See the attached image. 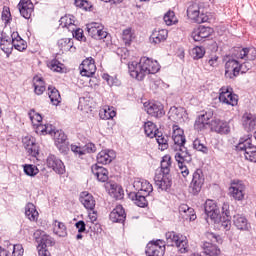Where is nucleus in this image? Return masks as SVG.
<instances>
[{
  "instance_id": "nucleus-1",
  "label": "nucleus",
  "mask_w": 256,
  "mask_h": 256,
  "mask_svg": "<svg viewBox=\"0 0 256 256\" xmlns=\"http://www.w3.org/2000/svg\"><path fill=\"white\" fill-rule=\"evenodd\" d=\"M130 77L136 81H144L147 75H155L161 71V65L157 60L143 56L139 62L132 61L128 64Z\"/></svg>"
},
{
  "instance_id": "nucleus-2",
  "label": "nucleus",
  "mask_w": 256,
  "mask_h": 256,
  "mask_svg": "<svg viewBox=\"0 0 256 256\" xmlns=\"http://www.w3.org/2000/svg\"><path fill=\"white\" fill-rule=\"evenodd\" d=\"M236 151H244V159L249 163H256V146L253 144V136L251 134L244 135L239 139Z\"/></svg>"
},
{
  "instance_id": "nucleus-3",
  "label": "nucleus",
  "mask_w": 256,
  "mask_h": 256,
  "mask_svg": "<svg viewBox=\"0 0 256 256\" xmlns=\"http://www.w3.org/2000/svg\"><path fill=\"white\" fill-rule=\"evenodd\" d=\"M166 243L170 247H176L178 253H189V239L187 236L177 233L175 231H168L165 233Z\"/></svg>"
},
{
  "instance_id": "nucleus-4",
  "label": "nucleus",
  "mask_w": 256,
  "mask_h": 256,
  "mask_svg": "<svg viewBox=\"0 0 256 256\" xmlns=\"http://www.w3.org/2000/svg\"><path fill=\"white\" fill-rule=\"evenodd\" d=\"M46 135L53 137L54 145L61 155L69 154V138L63 130H56L55 126L51 124V132L46 131Z\"/></svg>"
},
{
  "instance_id": "nucleus-5",
  "label": "nucleus",
  "mask_w": 256,
  "mask_h": 256,
  "mask_svg": "<svg viewBox=\"0 0 256 256\" xmlns=\"http://www.w3.org/2000/svg\"><path fill=\"white\" fill-rule=\"evenodd\" d=\"M249 68H247V63H239V61L235 59H229L225 63V77L226 79H237L239 77V73H247Z\"/></svg>"
},
{
  "instance_id": "nucleus-6",
  "label": "nucleus",
  "mask_w": 256,
  "mask_h": 256,
  "mask_svg": "<svg viewBox=\"0 0 256 256\" xmlns=\"http://www.w3.org/2000/svg\"><path fill=\"white\" fill-rule=\"evenodd\" d=\"M28 116L38 135H47V131L48 133H51V124H43V116H41L35 109H30Z\"/></svg>"
},
{
  "instance_id": "nucleus-7",
  "label": "nucleus",
  "mask_w": 256,
  "mask_h": 256,
  "mask_svg": "<svg viewBox=\"0 0 256 256\" xmlns=\"http://www.w3.org/2000/svg\"><path fill=\"white\" fill-rule=\"evenodd\" d=\"M218 99L220 103L230 107H237L239 105V96L233 92L231 86H222L219 89Z\"/></svg>"
},
{
  "instance_id": "nucleus-8",
  "label": "nucleus",
  "mask_w": 256,
  "mask_h": 256,
  "mask_svg": "<svg viewBox=\"0 0 256 256\" xmlns=\"http://www.w3.org/2000/svg\"><path fill=\"white\" fill-rule=\"evenodd\" d=\"M187 17L193 23L201 25V23H209V15L201 13V7L197 2H192L187 8Z\"/></svg>"
},
{
  "instance_id": "nucleus-9",
  "label": "nucleus",
  "mask_w": 256,
  "mask_h": 256,
  "mask_svg": "<svg viewBox=\"0 0 256 256\" xmlns=\"http://www.w3.org/2000/svg\"><path fill=\"white\" fill-rule=\"evenodd\" d=\"M245 183L241 180L234 179L230 182V187L228 188V195L234 201H245Z\"/></svg>"
},
{
  "instance_id": "nucleus-10",
  "label": "nucleus",
  "mask_w": 256,
  "mask_h": 256,
  "mask_svg": "<svg viewBox=\"0 0 256 256\" xmlns=\"http://www.w3.org/2000/svg\"><path fill=\"white\" fill-rule=\"evenodd\" d=\"M172 141H174V151H187L185 147V143H187L185 131L176 123L172 125Z\"/></svg>"
},
{
  "instance_id": "nucleus-11",
  "label": "nucleus",
  "mask_w": 256,
  "mask_h": 256,
  "mask_svg": "<svg viewBox=\"0 0 256 256\" xmlns=\"http://www.w3.org/2000/svg\"><path fill=\"white\" fill-rule=\"evenodd\" d=\"M144 109L150 117L154 119H162L165 117V106L157 100H149L144 103Z\"/></svg>"
},
{
  "instance_id": "nucleus-12",
  "label": "nucleus",
  "mask_w": 256,
  "mask_h": 256,
  "mask_svg": "<svg viewBox=\"0 0 256 256\" xmlns=\"http://www.w3.org/2000/svg\"><path fill=\"white\" fill-rule=\"evenodd\" d=\"M203 185H205V174L203 173V169L197 168L192 174V180L189 186L192 195H199L203 189Z\"/></svg>"
},
{
  "instance_id": "nucleus-13",
  "label": "nucleus",
  "mask_w": 256,
  "mask_h": 256,
  "mask_svg": "<svg viewBox=\"0 0 256 256\" xmlns=\"http://www.w3.org/2000/svg\"><path fill=\"white\" fill-rule=\"evenodd\" d=\"M22 145L29 157H34L37 159L39 157V144H37V139L31 135L27 134L22 138Z\"/></svg>"
},
{
  "instance_id": "nucleus-14",
  "label": "nucleus",
  "mask_w": 256,
  "mask_h": 256,
  "mask_svg": "<svg viewBox=\"0 0 256 256\" xmlns=\"http://www.w3.org/2000/svg\"><path fill=\"white\" fill-rule=\"evenodd\" d=\"M86 29L92 39H97L101 41L102 39H107L109 32L105 30V26L99 22H91L86 25Z\"/></svg>"
},
{
  "instance_id": "nucleus-15",
  "label": "nucleus",
  "mask_w": 256,
  "mask_h": 256,
  "mask_svg": "<svg viewBox=\"0 0 256 256\" xmlns=\"http://www.w3.org/2000/svg\"><path fill=\"white\" fill-rule=\"evenodd\" d=\"M209 129L212 133H217V135H229V133H231L229 122L221 118L212 119L209 124Z\"/></svg>"
},
{
  "instance_id": "nucleus-16",
  "label": "nucleus",
  "mask_w": 256,
  "mask_h": 256,
  "mask_svg": "<svg viewBox=\"0 0 256 256\" xmlns=\"http://www.w3.org/2000/svg\"><path fill=\"white\" fill-rule=\"evenodd\" d=\"M215 33V29L209 26L200 25L191 32V38L195 42L203 43L205 39H209Z\"/></svg>"
},
{
  "instance_id": "nucleus-17",
  "label": "nucleus",
  "mask_w": 256,
  "mask_h": 256,
  "mask_svg": "<svg viewBox=\"0 0 256 256\" xmlns=\"http://www.w3.org/2000/svg\"><path fill=\"white\" fill-rule=\"evenodd\" d=\"M80 75L82 77H93L97 73V65L95 64V58L87 57L79 65Z\"/></svg>"
},
{
  "instance_id": "nucleus-18",
  "label": "nucleus",
  "mask_w": 256,
  "mask_h": 256,
  "mask_svg": "<svg viewBox=\"0 0 256 256\" xmlns=\"http://www.w3.org/2000/svg\"><path fill=\"white\" fill-rule=\"evenodd\" d=\"M46 167L52 169L57 175H65V163L55 154H49L46 158Z\"/></svg>"
},
{
  "instance_id": "nucleus-19",
  "label": "nucleus",
  "mask_w": 256,
  "mask_h": 256,
  "mask_svg": "<svg viewBox=\"0 0 256 256\" xmlns=\"http://www.w3.org/2000/svg\"><path fill=\"white\" fill-rule=\"evenodd\" d=\"M165 240L158 239L151 241L146 246V256H163L165 255Z\"/></svg>"
},
{
  "instance_id": "nucleus-20",
  "label": "nucleus",
  "mask_w": 256,
  "mask_h": 256,
  "mask_svg": "<svg viewBox=\"0 0 256 256\" xmlns=\"http://www.w3.org/2000/svg\"><path fill=\"white\" fill-rule=\"evenodd\" d=\"M204 211L207 217H209L211 221H214V223H217L221 218V211L215 200L207 199L204 203Z\"/></svg>"
},
{
  "instance_id": "nucleus-21",
  "label": "nucleus",
  "mask_w": 256,
  "mask_h": 256,
  "mask_svg": "<svg viewBox=\"0 0 256 256\" xmlns=\"http://www.w3.org/2000/svg\"><path fill=\"white\" fill-rule=\"evenodd\" d=\"M48 87L49 86H47V81H45L43 75L35 74L32 77V89L34 95H37V97H41V95H44Z\"/></svg>"
},
{
  "instance_id": "nucleus-22",
  "label": "nucleus",
  "mask_w": 256,
  "mask_h": 256,
  "mask_svg": "<svg viewBox=\"0 0 256 256\" xmlns=\"http://www.w3.org/2000/svg\"><path fill=\"white\" fill-rule=\"evenodd\" d=\"M154 183L161 191H171L173 180L170 174L156 173L154 176Z\"/></svg>"
},
{
  "instance_id": "nucleus-23",
  "label": "nucleus",
  "mask_w": 256,
  "mask_h": 256,
  "mask_svg": "<svg viewBox=\"0 0 256 256\" xmlns=\"http://www.w3.org/2000/svg\"><path fill=\"white\" fill-rule=\"evenodd\" d=\"M212 117L213 112H204L203 114L198 115L194 122L195 131H205L211 124Z\"/></svg>"
},
{
  "instance_id": "nucleus-24",
  "label": "nucleus",
  "mask_w": 256,
  "mask_h": 256,
  "mask_svg": "<svg viewBox=\"0 0 256 256\" xmlns=\"http://www.w3.org/2000/svg\"><path fill=\"white\" fill-rule=\"evenodd\" d=\"M168 37V29L155 28L149 37V41L152 45H161V43H165V41H167Z\"/></svg>"
},
{
  "instance_id": "nucleus-25",
  "label": "nucleus",
  "mask_w": 256,
  "mask_h": 256,
  "mask_svg": "<svg viewBox=\"0 0 256 256\" xmlns=\"http://www.w3.org/2000/svg\"><path fill=\"white\" fill-rule=\"evenodd\" d=\"M242 127L246 133H253L256 131V114L246 112L242 115Z\"/></svg>"
},
{
  "instance_id": "nucleus-26",
  "label": "nucleus",
  "mask_w": 256,
  "mask_h": 256,
  "mask_svg": "<svg viewBox=\"0 0 256 256\" xmlns=\"http://www.w3.org/2000/svg\"><path fill=\"white\" fill-rule=\"evenodd\" d=\"M79 202L87 211H95L97 201L95 200L93 194L89 193V191H82L80 193Z\"/></svg>"
},
{
  "instance_id": "nucleus-27",
  "label": "nucleus",
  "mask_w": 256,
  "mask_h": 256,
  "mask_svg": "<svg viewBox=\"0 0 256 256\" xmlns=\"http://www.w3.org/2000/svg\"><path fill=\"white\" fill-rule=\"evenodd\" d=\"M133 187L137 193L148 196L153 193V184L147 180L137 179L133 183Z\"/></svg>"
},
{
  "instance_id": "nucleus-28",
  "label": "nucleus",
  "mask_w": 256,
  "mask_h": 256,
  "mask_svg": "<svg viewBox=\"0 0 256 256\" xmlns=\"http://www.w3.org/2000/svg\"><path fill=\"white\" fill-rule=\"evenodd\" d=\"M91 173L100 183H107L109 181V170L99 164H93L91 166Z\"/></svg>"
},
{
  "instance_id": "nucleus-29",
  "label": "nucleus",
  "mask_w": 256,
  "mask_h": 256,
  "mask_svg": "<svg viewBox=\"0 0 256 256\" xmlns=\"http://www.w3.org/2000/svg\"><path fill=\"white\" fill-rule=\"evenodd\" d=\"M18 9L20 11V15L24 17V19H31V15L35 11V5L31 0H20L18 3Z\"/></svg>"
},
{
  "instance_id": "nucleus-30",
  "label": "nucleus",
  "mask_w": 256,
  "mask_h": 256,
  "mask_svg": "<svg viewBox=\"0 0 256 256\" xmlns=\"http://www.w3.org/2000/svg\"><path fill=\"white\" fill-rule=\"evenodd\" d=\"M115 151L113 150H101L97 156L96 161L97 165H109L113 163V160L115 159Z\"/></svg>"
},
{
  "instance_id": "nucleus-31",
  "label": "nucleus",
  "mask_w": 256,
  "mask_h": 256,
  "mask_svg": "<svg viewBox=\"0 0 256 256\" xmlns=\"http://www.w3.org/2000/svg\"><path fill=\"white\" fill-rule=\"evenodd\" d=\"M109 218L112 223H125V219H127V213H125V208H123V205H117L110 212Z\"/></svg>"
},
{
  "instance_id": "nucleus-32",
  "label": "nucleus",
  "mask_w": 256,
  "mask_h": 256,
  "mask_svg": "<svg viewBox=\"0 0 256 256\" xmlns=\"http://www.w3.org/2000/svg\"><path fill=\"white\" fill-rule=\"evenodd\" d=\"M24 215L31 223H37L39 221V211L37 210V206L32 202L26 203L24 207Z\"/></svg>"
},
{
  "instance_id": "nucleus-33",
  "label": "nucleus",
  "mask_w": 256,
  "mask_h": 256,
  "mask_svg": "<svg viewBox=\"0 0 256 256\" xmlns=\"http://www.w3.org/2000/svg\"><path fill=\"white\" fill-rule=\"evenodd\" d=\"M236 59H246L247 61L256 60V49L255 48H238L234 53Z\"/></svg>"
},
{
  "instance_id": "nucleus-34",
  "label": "nucleus",
  "mask_w": 256,
  "mask_h": 256,
  "mask_svg": "<svg viewBox=\"0 0 256 256\" xmlns=\"http://www.w3.org/2000/svg\"><path fill=\"white\" fill-rule=\"evenodd\" d=\"M202 253L206 256H221V248L217 246V244H213V242L204 241L202 246Z\"/></svg>"
},
{
  "instance_id": "nucleus-35",
  "label": "nucleus",
  "mask_w": 256,
  "mask_h": 256,
  "mask_svg": "<svg viewBox=\"0 0 256 256\" xmlns=\"http://www.w3.org/2000/svg\"><path fill=\"white\" fill-rule=\"evenodd\" d=\"M58 48L62 53H75L77 48L74 45L73 39L71 38H62L58 40Z\"/></svg>"
},
{
  "instance_id": "nucleus-36",
  "label": "nucleus",
  "mask_w": 256,
  "mask_h": 256,
  "mask_svg": "<svg viewBox=\"0 0 256 256\" xmlns=\"http://www.w3.org/2000/svg\"><path fill=\"white\" fill-rule=\"evenodd\" d=\"M47 95L52 105H54L55 107H58V105H61V101H62L61 92H59V90L55 86L48 85Z\"/></svg>"
},
{
  "instance_id": "nucleus-37",
  "label": "nucleus",
  "mask_w": 256,
  "mask_h": 256,
  "mask_svg": "<svg viewBox=\"0 0 256 256\" xmlns=\"http://www.w3.org/2000/svg\"><path fill=\"white\" fill-rule=\"evenodd\" d=\"M108 194L112 199H115L116 201H121L125 197V191L123 190V186L114 183L110 184V189H108Z\"/></svg>"
},
{
  "instance_id": "nucleus-38",
  "label": "nucleus",
  "mask_w": 256,
  "mask_h": 256,
  "mask_svg": "<svg viewBox=\"0 0 256 256\" xmlns=\"http://www.w3.org/2000/svg\"><path fill=\"white\" fill-rule=\"evenodd\" d=\"M143 129L146 137L149 139H155L159 135V128L153 121H146L143 124Z\"/></svg>"
},
{
  "instance_id": "nucleus-39",
  "label": "nucleus",
  "mask_w": 256,
  "mask_h": 256,
  "mask_svg": "<svg viewBox=\"0 0 256 256\" xmlns=\"http://www.w3.org/2000/svg\"><path fill=\"white\" fill-rule=\"evenodd\" d=\"M129 199L137 205V207L145 208L147 205H149V202L147 201V197L145 194H141L139 192H130L128 194Z\"/></svg>"
},
{
  "instance_id": "nucleus-40",
  "label": "nucleus",
  "mask_w": 256,
  "mask_h": 256,
  "mask_svg": "<svg viewBox=\"0 0 256 256\" xmlns=\"http://www.w3.org/2000/svg\"><path fill=\"white\" fill-rule=\"evenodd\" d=\"M171 167H173V159L171 158V155L166 154L161 159L160 171L158 173L163 175H170Z\"/></svg>"
},
{
  "instance_id": "nucleus-41",
  "label": "nucleus",
  "mask_w": 256,
  "mask_h": 256,
  "mask_svg": "<svg viewBox=\"0 0 256 256\" xmlns=\"http://www.w3.org/2000/svg\"><path fill=\"white\" fill-rule=\"evenodd\" d=\"M233 223L240 231H249V227H251L249 220L241 214L234 215Z\"/></svg>"
},
{
  "instance_id": "nucleus-42",
  "label": "nucleus",
  "mask_w": 256,
  "mask_h": 256,
  "mask_svg": "<svg viewBox=\"0 0 256 256\" xmlns=\"http://www.w3.org/2000/svg\"><path fill=\"white\" fill-rule=\"evenodd\" d=\"M52 231L58 237H67V225L57 219L52 221Z\"/></svg>"
},
{
  "instance_id": "nucleus-43",
  "label": "nucleus",
  "mask_w": 256,
  "mask_h": 256,
  "mask_svg": "<svg viewBox=\"0 0 256 256\" xmlns=\"http://www.w3.org/2000/svg\"><path fill=\"white\" fill-rule=\"evenodd\" d=\"M12 43L16 51L23 52L27 50V41L21 38L17 32L12 33Z\"/></svg>"
},
{
  "instance_id": "nucleus-44",
  "label": "nucleus",
  "mask_w": 256,
  "mask_h": 256,
  "mask_svg": "<svg viewBox=\"0 0 256 256\" xmlns=\"http://www.w3.org/2000/svg\"><path fill=\"white\" fill-rule=\"evenodd\" d=\"M60 23V27H62V29H68V31L73 32L75 31V27L77 25H75V20L73 19V16L71 15H64L60 18L59 20Z\"/></svg>"
},
{
  "instance_id": "nucleus-45",
  "label": "nucleus",
  "mask_w": 256,
  "mask_h": 256,
  "mask_svg": "<svg viewBox=\"0 0 256 256\" xmlns=\"http://www.w3.org/2000/svg\"><path fill=\"white\" fill-rule=\"evenodd\" d=\"M135 38V30L133 28L128 27L122 31V41L125 47H129L135 41Z\"/></svg>"
},
{
  "instance_id": "nucleus-46",
  "label": "nucleus",
  "mask_w": 256,
  "mask_h": 256,
  "mask_svg": "<svg viewBox=\"0 0 256 256\" xmlns=\"http://www.w3.org/2000/svg\"><path fill=\"white\" fill-rule=\"evenodd\" d=\"M47 67L54 73H64L65 71V64L61 63L57 58L47 61Z\"/></svg>"
},
{
  "instance_id": "nucleus-47",
  "label": "nucleus",
  "mask_w": 256,
  "mask_h": 256,
  "mask_svg": "<svg viewBox=\"0 0 256 256\" xmlns=\"http://www.w3.org/2000/svg\"><path fill=\"white\" fill-rule=\"evenodd\" d=\"M79 111H82L83 113H91L92 106H91V100L88 98L82 97L79 99L78 104Z\"/></svg>"
},
{
  "instance_id": "nucleus-48",
  "label": "nucleus",
  "mask_w": 256,
  "mask_h": 256,
  "mask_svg": "<svg viewBox=\"0 0 256 256\" xmlns=\"http://www.w3.org/2000/svg\"><path fill=\"white\" fill-rule=\"evenodd\" d=\"M163 19L165 24L168 26L177 25V23H179V20L177 19V16L173 10H169L167 13H165Z\"/></svg>"
},
{
  "instance_id": "nucleus-49",
  "label": "nucleus",
  "mask_w": 256,
  "mask_h": 256,
  "mask_svg": "<svg viewBox=\"0 0 256 256\" xmlns=\"http://www.w3.org/2000/svg\"><path fill=\"white\" fill-rule=\"evenodd\" d=\"M13 37L8 38V40H1L0 48L6 53V55H11L13 52Z\"/></svg>"
},
{
  "instance_id": "nucleus-50",
  "label": "nucleus",
  "mask_w": 256,
  "mask_h": 256,
  "mask_svg": "<svg viewBox=\"0 0 256 256\" xmlns=\"http://www.w3.org/2000/svg\"><path fill=\"white\" fill-rule=\"evenodd\" d=\"M156 141L158 143V147L160 151H166V149H169V138H167L165 135L159 133L156 135Z\"/></svg>"
},
{
  "instance_id": "nucleus-51",
  "label": "nucleus",
  "mask_w": 256,
  "mask_h": 256,
  "mask_svg": "<svg viewBox=\"0 0 256 256\" xmlns=\"http://www.w3.org/2000/svg\"><path fill=\"white\" fill-rule=\"evenodd\" d=\"M22 167L25 175L28 177H35V175L39 174V168L33 164H24Z\"/></svg>"
},
{
  "instance_id": "nucleus-52",
  "label": "nucleus",
  "mask_w": 256,
  "mask_h": 256,
  "mask_svg": "<svg viewBox=\"0 0 256 256\" xmlns=\"http://www.w3.org/2000/svg\"><path fill=\"white\" fill-rule=\"evenodd\" d=\"M117 112L115 111V108L113 107H107L103 110V112L100 113L101 119H104L105 121H109V119H113V117H116Z\"/></svg>"
},
{
  "instance_id": "nucleus-53",
  "label": "nucleus",
  "mask_w": 256,
  "mask_h": 256,
  "mask_svg": "<svg viewBox=\"0 0 256 256\" xmlns=\"http://www.w3.org/2000/svg\"><path fill=\"white\" fill-rule=\"evenodd\" d=\"M176 154L174 156L175 161L178 165H184L185 161H187V157H189V152L187 150L175 151Z\"/></svg>"
},
{
  "instance_id": "nucleus-54",
  "label": "nucleus",
  "mask_w": 256,
  "mask_h": 256,
  "mask_svg": "<svg viewBox=\"0 0 256 256\" xmlns=\"http://www.w3.org/2000/svg\"><path fill=\"white\" fill-rule=\"evenodd\" d=\"M74 5L79 7V9H83L84 11H92L93 4H91L88 0H75Z\"/></svg>"
},
{
  "instance_id": "nucleus-55",
  "label": "nucleus",
  "mask_w": 256,
  "mask_h": 256,
  "mask_svg": "<svg viewBox=\"0 0 256 256\" xmlns=\"http://www.w3.org/2000/svg\"><path fill=\"white\" fill-rule=\"evenodd\" d=\"M193 148L196 151H200V153H203L204 155H207V153H209V148H207L205 144L201 143V140L199 138H196L193 141Z\"/></svg>"
},
{
  "instance_id": "nucleus-56",
  "label": "nucleus",
  "mask_w": 256,
  "mask_h": 256,
  "mask_svg": "<svg viewBox=\"0 0 256 256\" xmlns=\"http://www.w3.org/2000/svg\"><path fill=\"white\" fill-rule=\"evenodd\" d=\"M192 57L196 61L199 59H203L205 57V48L201 46H196L192 49Z\"/></svg>"
},
{
  "instance_id": "nucleus-57",
  "label": "nucleus",
  "mask_w": 256,
  "mask_h": 256,
  "mask_svg": "<svg viewBox=\"0 0 256 256\" xmlns=\"http://www.w3.org/2000/svg\"><path fill=\"white\" fill-rule=\"evenodd\" d=\"M72 153L76 155V157H83L85 155L84 146H79L77 144L70 145Z\"/></svg>"
},
{
  "instance_id": "nucleus-58",
  "label": "nucleus",
  "mask_w": 256,
  "mask_h": 256,
  "mask_svg": "<svg viewBox=\"0 0 256 256\" xmlns=\"http://www.w3.org/2000/svg\"><path fill=\"white\" fill-rule=\"evenodd\" d=\"M205 237L206 239H208V241H213V239H215L216 243H218L219 245H223V238H221V235L219 234H215L213 232H206Z\"/></svg>"
},
{
  "instance_id": "nucleus-59",
  "label": "nucleus",
  "mask_w": 256,
  "mask_h": 256,
  "mask_svg": "<svg viewBox=\"0 0 256 256\" xmlns=\"http://www.w3.org/2000/svg\"><path fill=\"white\" fill-rule=\"evenodd\" d=\"M1 19L4 21V25L11 23V10H9V7L3 8Z\"/></svg>"
},
{
  "instance_id": "nucleus-60",
  "label": "nucleus",
  "mask_w": 256,
  "mask_h": 256,
  "mask_svg": "<svg viewBox=\"0 0 256 256\" xmlns=\"http://www.w3.org/2000/svg\"><path fill=\"white\" fill-rule=\"evenodd\" d=\"M226 212V218H219L220 219V223H221V227L225 230V231H229L231 229V216L227 215Z\"/></svg>"
},
{
  "instance_id": "nucleus-61",
  "label": "nucleus",
  "mask_w": 256,
  "mask_h": 256,
  "mask_svg": "<svg viewBox=\"0 0 256 256\" xmlns=\"http://www.w3.org/2000/svg\"><path fill=\"white\" fill-rule=\"evenodd\" d=\"M70 33H72L73 37L77 39V41H87V38L83 34V29L77 28V26H75V30Z\"/></svg>"
},
{
  "instance_id": "nucleus-62",
  "label": "nucleus",
  "mask_w": 256,
  "mask_h": 256,
  "mask_svg": "<svg viewBox=\"0 0 256 256\" xmlns=\"http://www.w3.org/2000/svg\"><path fill=\"white\" fill-rule=\"evenodd\" d=\"M24 253L23 245L16 244L13 246L12 256H23Z\"/></svg>"
},
{
  "instance_id": "nucleus-63",
  "label": "nucleus",
  "mask_w": 256,
  "mask_h": 256,
  "mask_svg": "<svg viewBox=\"0 0 256 256\" xmlns=\"http://www.w3.org/2000/svg\"><path fill=\"white\" fill-rule=\"evenodd\" d=\"M97 151V148L95 147V144L93 143H87L84 146V155L95 153Z\"/></svg>"
},
{
  "instance_id": "nucleus-64",
  "label": "nucleus",
  "mask_w": 256,
  "mask_h": 256,
  "mask_svg": "<svg viewBox=\"0 0 256 256\" xmlns=\"http://www.w3.org/2000/svg\"><path fill=\"white\" fill-rule=\"evenodd\" d=\"M180 215H184L185 213H193V208L189 207L187 204H181L178 208Z\"/></svg>"
}]
</instances>
